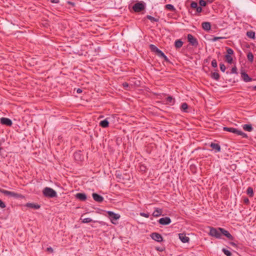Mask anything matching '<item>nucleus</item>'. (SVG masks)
<instances>
[{
  "instance_id": "22",
  "label": "nucleus",
  "mask_w": 256,
  "mask_h": 256,
  "mask_svg": "<svg viewBox=\"0 0 256 256\" xmlns=\"http://www.w3.org/2000/svg\"><path fill=\"white\" fill-rule=\"evenodd\" d=\"M109 122L107 119H105L100 122L99 125L102 128H106L108 126Z\"/></svg>"
},
{
  "instance_id": "53",
  "label": "nucleus",
  "mask_w": 256,
  "mask_h": 256,
  "mask_svg": "<svg viewBox=\"0 0 256 256\" xmlns=\"http://www.w3.org/2000/svg\"><path fill=\"white\" fill-rule=\"evenodd\" d=\"M162 58H163L166 62H169V60L165 54H164V56H162Z\"/></svg>"
},
{
  "instance_id": "18",
  "label": "nucleus",
  "mask_w": 256,
  "mask_h": 256,
  "mask_svg": "<svg viewBox=\"0 0 256 256\" xmlns=\"http://www.w3.org/2000/svg\"><path fill=\"white\" fill-rule=\"evenodd\" d=\"M25 206L28 208H33L34 210H38L40 208V204L35 203L28 202L25 204Z\"/></svg>"
},
{
  "instance_id": "4",
  "label": "nucleus",
  "mask_w": 256,
  "mask_h": 256,
  "mask_svg": "<svg viewBox=\"0 0 256 256\" xmlns=\"http://www.w3.org/2000/svg\"><path fill=\"white\" fill-rule=\"evenodd\" d=\"M223 130H224L236 134L238 136H242V138H248V136L246 133L242 132V130H239L238 129H223Z\"/></svg>"
},
{
  "instance_id": "9",
  "label": "nucleus",
  "mask_w": 256,
  "mask_h": 256,
  "mask_svg": "<svg viewBox=\"0 0 256 256\" xmlns=\"http://www.w3.org/2000/svg\"><path fill=\"white\" fill-rule=\"evenodd\" d=\"M150 236L152 240L158 242H162L164 240L162 235L157 232H152L150 234Z\"/></svg>"
},
{
  "instance_id": "48",
  "label": "nucleus",
  "mask_w": 256,
  "mask_h": 256,
  "mask_svg": "<svg viewBox=\"0 0 256 256\" xmlns=\"http://www.w3.org/2000/svg\"><path fill=\"white\" fill-rule=\"evenodd\" d=\"M46 251L52 253V252H53L54 250L52 247H48V248H47Z\"/></svg>"
},
{
  "instance_id": "3",
  "label": "nucleus",
  "mask_w": 256,
  "mask_h": 256,
  "mask_svg": "<svg viewBox=\"0 0 256 256\" xmlns=\"http://www.w3.org/2000/svg\"><path fill=\"white\" fill-rule=\"evenodd\" d=\"M210 230L208 234L210 236L216 238H221V232L218 230V228H216L213 227H210Z\"/></svg>"
},
{
  "instance_id": "19",
  "label": "nucleus",
  "mask_w": 256,
  "mask_h": 256,
  "mask_svg": "<svg viewBox=\"0 0 256 256\" xmlns=\"http://www.w3.org/2000/svg\"><path fill=\"white\" fill-rule=\"evenodd\" d=\"M162 210L161 208H156L152 213V216L154 217H158L162 215Z\"/></svg>"
},
{
  "instance_id": "55",
  "label": "nucleus",
  "mask_w": 256,
  "mask_h": 256,
  "mask_svg": "<svg viewBox=\"0 0 256 256\" xmlns=\"http://www.w3.org/2000/svg\"><path fill=\"white\" fill-rule=\"evenodd\" d=\"M230 245H231V246H233L234 247H236V244L234 242H230Z\"/></svg>"
},
{
  "instance_id": "31",
  "label": "nucleus",
  "mask_w": 256,
  "mask_h": 256,
  "mask_svg": "<svg viewBox=\"0 0 256 256\" xmlns=\"http://www.w3.org/2000/svg\"><path fill=\"white\" fill-rule=\"evenodd\" d=\"M222 252L224 254H226V256H232V252H231L230 250H226V248H223L222 249Z\"/></svg>"
},
{
  "instance_id": "17",
  "label": "nucleus",
  "mask_w": 256,
  "mask_h": 256,
  "mask_svg": "<svg viewBox=\"0 0 256 256\" xmlns=\"http://www.w3.org/2000/svg\"><path fill=\"white\" fill-rule=\"evenodd\" d=\"M74 158L76 161H82L84 158V156L82 154L81 152H76L74 154Z\"/></svg>"
},
{
  "instance_id": "33",
  "label": "nucleus",
  "mask_w": 256,
  "mask_h": 256,
  "mask_svg": "<svg viewBox=\"0 0 256 256\" xmlns=\"http://www.w3.org/2000/svg\"><path fill=\"white\" fill-rule=\"evenodd\" d=\"M174 100L171 96H169L166 98V102L168 104H174Z\"/></svg>"
},
{
  "instance_id": "15",
  "label": "nucleus",
  "mask_w": 256,
  "mask_h": 256,
  "mask_svg": "<svg viewBox=\"0 0 256 256\" xmlns=\"http://www.w3.org/2000/svg\"><path fill=\"white\" fill-rule=\"evenodd\" d=\"M92 196L94 200L96 202H103V200H104V198L102 196H100L96 193H93L92 194Z\"/></svg>"
},
{
  "instance_id": "6",
  "label": "nucleus",
  "mask_w": 256,
  "mask_h": 256,
  "mask_svg": "<svg viewBox=\"0 0 256 256\" xmlns=\"http://www.w3.org/2000/svg\"><path fill=\"white\" fill-rule=\"evenodd\" d=\"M144 8V4L141 2H138L132 6L133 10L136 12H140L141 11L143 10Z\"/></svg>"
},
{
  "instance_id": "49",
  "label": "nucleus",
  "mask_w": 256,
  "mask_h": 256,
  "mask_svg": "<svg viewBox=\"0 0 256 256\" xmlns=\"http://www.w3.org/2000/svg\"><path fill=\"white\" fill-rule=\"evenodd\" d=\"M116 176L117 178H121L122 177V174L118 173V172H116Z\"/></svg>"
},
{
  "instance_id": "56",
  "label": "nucleus",
  "mask_w": 256,
  "mask_h": 256,
  "mask_svg": "<svg viewBox=\"0 0 256 256\" xmlns=\"http://www.w3.org/2000/svg\"><path fill=\"white\" fill-rule=\"evenodd\" d=\"M77 93L80 94L82 92V90L80 88H78L76 90Z\"/></svg>"
},
{
  "instance_id": "37",
  "label": "nucleus",
  "mask_w": 256,
  "mask_h": 256,
  "mask_svg": "<svg viewBox=\"0 0 256 256\" xmlns=\"http://www.w3.org/2000/svg\"><path fill=\"white\" fill-rule=\"evenodd\" d=\"M199 4L200 6H206V2L204 0H200Z\"/></svg>"
},
{
  "instance_id": "7",
  "label": "nucleus",
  "mask_w": 256,
  "mask_h": 256,
  "mask_svg": "<svg viewBox=\"0 0 256 256\" xmlns=\"http://www.w3.org/2000/svg\"><path fill=\"white\" fill-rule=\"evenodd\" d=\"M188 40L190 44L194 46H197L198 44L197 39L194 38L192 34H188Z\"/></svg>"
},
{
  "instance_id": "46",
  "label": "nucleus",
  "mask_w": 256,
  "mask_h": 256,
  "mask_svg": "<svg viewBox=\"0 0 256 256\" xmlns=\"http://www.w3.org/2000/svg\"><path fill=\"white\" fill-rule=\"evenodd\" d=\"M140 170L142 172H146V166H144V165H141L140 166Z\"/></svg>"
},
{
  "instance_id": "1",
  "label": "nucleus",
  "mask_w": 256,
  "mask_h": 256,
  "mask_svg": "<svg viewBox=\"0 0 256 256\" xmlns=\"http://www.w3.org/2000/svg\"><path fill=\"white\" fill-rule=\"evenodd\" d=\"M0 192L6 196L13 197L16 199H23L25 198V196L20 194L8 191L4 189H1Z\"/></svg>"
},
{
  "instance_id": "42",
  "label": "nucleus",
  "mask_w": 256,
  "mask_h": 256,
  "mask_svg": "<svg viewBox=\"0 0 256 256\" xmlns=\"http://www.w3.org/2000/svg\"><path fill=\"white\" fill-rule=\"evenodd\" d=\"M140 216H143V217H144V218H148L149 216H150V214L148 213H144V212H140Z\"/></svg>"
},
{
  "instance_id": "21",
  "label": "nucleus",
  "mask_w": 256,
  "mask_h": 256,
  "mask_svg": "<svg viewBox=\"0 0 256 256\" xmlns=\"http://www.w3.org/2000/svg\"><path fill=\"white\" fill-rule=\"evenodd\" d=\"M202 28L204 30H209L211 28L210 24L209 22H204L202 23Z\"/></svg>"
},
{
  "instance_id": "2",
  "label": "nucleus",
  "mask_w": 256,
  "mask_h": 256,
  "mask_svg": "<svg viewBox=\"0 0 256 256\" xmlns=\"http://www.w3.org/2000/svg\"><path fill=\"white\" fill-rule=\"evenodd\" d=\"M42 194L44 196L48 198H53L57 196L56 192L49 187H46L42 190Z\"/></svg>"
},
{
  "instance_id": "32",
  "label": "nucleus",
  "mask_w": 256,
  "mask_h": 256,
  "mask_svg": "<svg viewBox=\"0 0 256 256\" xmlns=\"http://www.w3.org/2000/svg\"><path fill=\"white\" fill-rule=\"evenodd\" d=\"M146 18L150 20L152 22H157L159 20L158 18H156L151 16H150V15H148L146 16Z\"/></svg>"
},
{
  "instance_id": "30",
  "label": "nucleus",
  "mask_w": 256,
  "mask_h": 256,
  "mask_svg": "<svg viewBox=\"0 0 256 256\" xmlns=\"http://www.w3.org/2000/svg\"><path fill=\"white\" fill-rule=\"evenodd\" d=\"M225 58H226V61L229 63V64H232V58L230 56V55H226L225 56Z\"/></svg>"
},
{
  "instance_id": "45",
  "label": "nucleus",
  "mask_w": 256,
  "mask_h": 256,
  "mask_svg": "<svg viewBox=\"0 0 256 256\" xmlns=\"http://www.w3.org/2000/svg\"><path fill=\"white\" fill-rule=\"evenodd\" d=\"M242 128H252L251 124H246L242 126Z\"/></svg>"
},
{
  "instance_id": "26",
  "label": "nucleus",
  "mask_w": 256,
  "mask_h": 256,
  "mask_svg": "<svg viewBox=\"0 0 256 256\" xmlns=\"http://www.w3.org/2000/svg\"><path fill=\"white\" fill-rule=\"evenodd\" d=\"M246 36L250 38H252V39L255 38V32H254L253 31H252V30L248 31L246 32Z\"/></svg>"
},
{
  "instance_id": "34",
  "label": "nucleus",
  "mask_w": 256,
  "mask_h": 256,
  "mask_svg": "<svg viewBox=\"0 0 256 256\" xmlns=\"http://www.w3.org/2000/svg\"><path fill=\"white\" fill-rule=\"evenodd\" d=\"M188 108V105L186 102L182 103L181 106V109L184 112H186Z\"/></svg>"
},
{
  "instance_id": "25",
  "label": "nucleus",
  "mask_w": 256,
  "mask_h": 256,
  "mask_svg": "<svg viewBox=\"0 0 256 256\" xmlns=\"http://www.w3.org/2000/svg\"><path fill=\"white\" fill-rule=\"evenodd\" d=\"M220 76L219 74L217 72H212L211 74L212 78L216 80H219Z\"/></svg>"
},
{
  "instance_id": "51",
  "label": "nucleus",
  "mask_w": 256,
  "mask_h": 256,
  "mask_svg": "<svg viewBox=\"0 0 256 256\" xmlns=\"http://www.w3.org/2000/svg\"><path fill=\"white\" fill-rule=\"evenodd\" d=\"M52 3L58 4L60 2V0H50Z\"/></svg>"
},
{
  "instance_id": "50",
  "label": "nucleus",
  "mask_w": 256,
  "mask_h": 256,
  "mask_svg": "<svg viewBox=\"0 0 256 256\" xmlns=\"http://www.w3.org/2000/svg\"><path fill=\"white\" fill-rule=\"evenodd\" d=\"M222 37H216V36H215V37H214L212 38V41L216 42V40H218L220 39H222Z\"/></svg>"
},
{
  "instance_id": "14",
  "label": "nucleus",
  "mask_w": 256,
  "mask_h": 256,
  "mask_svg": "<svg viewBox=\"0 0 256 256\" xmlns=\"http://www.w3.org/2000/svg\"><path fill=\"white\" fill-rule=\"evenodd\" d=\"M75 198L82 202H84L87 198L86 195L84 193H77L75 194Z\"/></svg>"
},
{
  "instance_id": "11",
  "label": "nucleus",
  "mask_w": 256,
  "mask_h": 256,
  "mask_svg": "<svg viewBox=\"0 0 256 256\" xmlns=\"http://www.w3.org/2000/svg\"><path fill=\"white\" fill-rule=\"evenodd\" d=\"M158 222L160 224L162 225H168L170 224L171 223L172 220L169 217H164L160 218L158 220Z\"/></svg>"
},
{
  "instance_id": "23",
  "label": "nucleus",
  "mask_w": 256,
  "mask_h": 256,
  "mask_svg": "<svg viewBox=\"0 0 256 256\" xmlns=\"http://www.w3.org/2000/svg\"><path fill=\"white\" fill-rule=\"evenodd\" d=\"M183 45V42L180 40H177L175 41L174 46L176 48H180Z\"/></svg>"
},
{
  "instance_id": "60",
  "label": "nucleus",
  "mask_w": 256,
  "mask_h": 256,
  "mask_svg": "<svg viewBox=\"0 0 256 256\" xmlns=\"http://www.w3.org/2000/svg\"><path fill=\"white\" fill-rule=\"evenodd\" d=\"M222 128H228V127H223Z\"/></svg>"
},
{
  "instance_id": "57",
  "label": "nucleus",
  "mask_w": 256,
  "mask_h": 256,
  "mask_svg": "<svg viewBox=\"0 0 256 256\" xmlns=\"http://www.w3.org/2000/svg\"><path fill=\"white\" fill-rule=\"evenodd\" d=\"M244 130H247L248 132H251L252 130V129H244Z\"/></svg>"
},
{
  "instance_id": "29",
  "label": "nucleus",
  "mask_w": 256,
  "mask_h": 256,
  "mask_svg": "<svg viewBox=\"0 0 256 256\" xmlns=\"http://www.w3.org/2000/svg\"><path fill=\"white\" fill-rule=\"evenodd\" d=\"M247 58L250 62H253L254 55L252 52H248V53L247 54Z\"/></svg>"
},
{
  "instance_id": "52",
  "label": "nucleus",
  "mask_w": 256,
  "mask_h": 256,
  "mask_svg": "<svg viewBox=\"0 0 256 256\" xmlns=\"http://www.w3.org/2000/svg\"><path fill=\"white\" fill-rule=\"evenodd\" d=\"M156 250L159 252H162L164 250V248L162 247L161 248L158 247V248H156Z\"/></svg>"
},
{
  "instance_id": "12",
  "label": "nucleus",
  "mask_w": 256,
  "mask_h": 256,
  "mask_svg": "<svg viewBox=\"0 0 256 256\" xmlns=\"http://www.w3.org/2000/svg\"><path fill=\"white\" fill-rule=\"evenodd\" d=\"M0 121L2 124L6 125L7 126H10L12 125V121L8 118H2Z\"/></svg>"
},
{
  "instance_id": "59",
  "label": "nucleus",
  "mask_w": 256,
  "mask_h": 256,
  "mask_svg": "<svg viewBox=\"0 0 256 256\" xmlns=\"http://www.w3.org/2000/svg\"><path fill=\"white\" fill-rule=\"evenodd\" d=\"M253 90H256V86L253 88Z\"/></svg>"
},
{
  "instance_id": "58",
  "label": "nucleus",
  "mask_w": 256,
  "mask_h": 256,
  "mask_svg": "<svg viewBox=\"0 0 256 256\" xmlns=\"http://www.w3.org/2000/svg\"><path fill=\"white\" fill-rule=\"evenodd\" d=\"M192 168H195V166H190V168L192 170Z\"/></svg>"
},
{
  "instance_id": "41",
  "label": "nucleus",
  "mask_w": 256,
  "mask_h": 256,
  "mask_svg": "<svg viewBox=\"0 0 256 256\" xmlns=\"http://www.w3.org/2000/svg\"><path fill=\"white\" fill-rule=\"evenodd\" d=\"M212 67H214V68L217 67L218 64H217V62H216V60L214 59L212 60Z\"/></svg>"
},
{
  "instance_id": "8",
  "label": "nucleus",
  "mask_w": 256,
  "mask_h": 256,
  "mask_svg": "<svg viewBox=\"0 0 256 256\" xmlns=\"http://www.w3.org/2000/svg\"><path fill=\"white\" fill-rule=\"evenodd\" d=\"M218 230L221 232V236L222 234L226 236L229 240H234V237L226 230L223 228H218Z\"/></svg>"
},
{
  "instance_id": "47",
  "label": "nucleus",
  "mask_w": 256,
  "mask_h": 256,
  "mask_svg": "<svg viewBox=\"0 0 256 256\" xmlns=\"http://www.w3.org/2000/svg\"><path fill=\"white\" fill-rule=\"evenodd\" d=\"M196 11L198 13H200L202 12V8L201 6H197L196 8Z\"/></svg>"
},
{
  "instance_id": "10",
  "label": "nucleus",
  "mask_w": 256,
  "mask_h": 256,
  "mask_svg": "<svg viewBox=\"0 0 256 256\" xmlns=\"http://www.w3.org/2000/svg\"><path fill=\"white\" fill-rule=\"evenodd\" d=\"M210 146L212 148L215 153L219 152L221 151L220 146L218 143L212 142L210 144Z\"/></svg>"
},
{
  "instance_id": "39",
  "label": "nucleus",
  "mask_w": 256,
  "mask_h": 256,
  "mask_svg": "<svg viewBox=\"0 0 256 256\" xmlns=\"http://www.w3.org/2000/svg\"><path fill=\"white\" fill-rule=\"evenodd\" d=\"M198 6L197 2H192L190 4V7L192 8H196Z\"/></svg>"
},
{
  "instance_id": "16",
  "label": "nucleus",
  "mask_w": 256,
  "mask_h": 256,
  "mask_svg": "<svg viewBox=\"0 0 256 256\" xmlns=\"http://www.w3.org/2000/svg\"><path fill=\"white\" fill-rule=\"evenodd\" d=\"M178 238L183 243L188 242L190 241V238L186 236V234L184 233L179 234Z\"/></svg>"
},
{
  "instance_id": "38",
  "label": "nucleus",
  "mask_w": 256,
  "mask_h": 256,
  "mask_svg": "<svg viewBox=\"0 0 256 256\" xmlns=\"http://www.w3.org/2000/svg\"><path fill=\"white\" fill-rule=\"evenodd\" d=\"M220 69L222 72H224L226 69L225 65L222 63L220 64Z\"/></svg>"
},
{
  "instance_id": "54",
  "label": "nucleus",
  "mask_w": 256,
  "mask_h": 256,
  "mask_svg": "<svg viewBox=\"0 0 256 256\" xmlns=\"http://www.w3.org/2000/svg\"><path fill=\"white\" fill-rule=\"evenodd\" d=\"M122 85L124 86V88H128V82H124L122 84Z\"/></svg>"
},
{
  "instance_id": "13",
  "label": "nucleus",
  "mask_w": 256,
  "mask_h": 256,
  "mask_svg": "<svg viewBox=\"0 0 256 256\" xmlns=\"http://www.w3.org/2000/svg\"><path fill=\"white\" fill-rule=\"evenodd\" d=\"M82 222L84 223H88V222H98V224H101L102 226H105V225H106L108 226L106 223L104 222H102V221H98V220H92V219H91L90 218H84L82 220Z\"/></svg>"
},
{
  "instance_id": "40",
  "label": "nucleus",
  "mask_w": 256,
  "mask_h": 256,
  "mask_svg": "<svg viewBox=\"0 0 256 256\" xmlns=\"http://www.w3.org/2000/svg\"><path fill=\"white\" fill-rule=\"evenodd\" d=\"M244 202L246 205H248L250 203L249 199L246 197H244L243 198Z\"/></svg>"
},
{
  "instance_id": "24",
  "label": "nucleus",
  "mask_w": 256,
  "mask_h": 256,
  "mask_svg": "<svg viewBox=\"0 0 256 256\" xmlns=\"http://www.w3.org/2000/svg\"><path fill=\"white\" fill-rule=\"evenodd\" d=\"M246 194L250 197H253L254 195L253 188L250 186L248 187L246 190Z\"/></svg>"
},
{
  "instance_id": "36",
  "label": "nucleus",
  "mask_w": 256,
  "mask_h": 256,
  "mask_svg": "<svg viewBox=\"0 0 256 256\" xmlns=\"http://www.w3.org/2000/svg\"><path fill=\"white\" fill-rule=\"evenodd\" d=\"M156 54L157 56H158L159 57H160V58L164 56V54L160 50H159Z\"/></svg>"
},
{
  "instance_id": "35",
  "label": "nucleus",
  "mask_w": 256,
  "mask_h": 256,
  "mask_svg": "<svg viewBox=\"0 0 256 256\" xmlns=\"http://www.w3.org/2000/svg\"><path fill=\"white\" fill-rule=\"evenodd\" d=\"M226 52H227L226 55L230 56V55L234 54V50L231 48H226Z\"/></svg>"
},
{
  "instance_id": "27",
  "label": "nucleus",
  "mask_w": 256,
  "mask_h": 256,
  "mask_svg": "<svg viewBox=\"0 0 256 256\" xmlns=\"http://www.w3.org/2000/svg\"><path fill=\"white\" fill-rule=\"evenodd\" d=\"M150 48L152 52H154L156 54L159 50V49L156 46L152 44L150 45Z\"/></svg>"
},
{
  "instance_id": "5",
  "label": "nucleus",
  "mask_w": 256,
  "mask_h": 256,
  "mask_svg": "<svg viewBox=\"0 0 256 256\" xmlns=\"http://www.w3.org/2000/svg\"><path fill=\"white\" fill-rule=\"evenodd\" d=\"M107 213L108 215V216L110 217V219L112 223L114 224H116V222L114 220L119 219L120 218V215L112 211H108Z\"/></svg>"
},
{
  "instance_id": "28",
  "label": "nucleus",
  "mask_w": 256,
  "mask_h": 256,
  "mask_svg": "<svg viewBox=\"0 0 256 256\" xmlns=\"http://www.w3.org/2000/svg\"><path fill=\"white\" fill-rule=\"evenodd\" d=\"M165 8L166 9L170 10L172 12H174L176 10V8L174 6L171 4H166Z\"/></svg>"
},
{
  "instance_id": "44",
  "label": "nucleus",
  "mask_w": 256,
  "mask_h": 256,
  "mask_svg": "<svg viewBox=\"0 0 256 256\" xmlns=\"http://www.w3.org/2000/svg\"><path fill=\"white\" fill-rule=\"evenodd\" d=\"M6 205L4 202H3L1 200H0V208H6Z\"/></svg>"
},
{
  "instance_id": "20",
  "label": "nucleus",
  "mask_w": 256,
  "mask_h": 256,
  "mask_svg": "<svg viewBox=\"0 0 256 256\" xmlns=\"http://www.w3.org/2000/svg\"><path fill=\"white\" fill-rule=\"evenodd\" d=\"M242 77L243 80L246 82H248L252 80V78H250L248 75L245 72H242Z\"/></svg>"
},
{
  "instance_id": "43",
  "label": "nucleus",
  "mask_w": 256,
  "mask_h": 256,
  "mask_svg": "<svg viewBox=\"0 0 256 256\" xmlns=\"http://www.w3.org/2000/svg\"><path fill=\"white\" fill-rule=\"evenodd\" d=\"M231 73L237 74V68L236 66L232 68V70H231Z\"/></svg>"
}]
</instances>
